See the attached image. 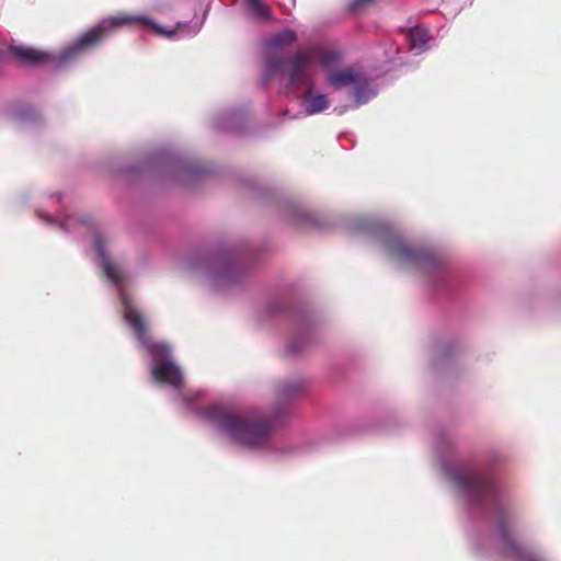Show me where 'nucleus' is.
Here are the masks:
<instances>
[{
    "label": "nucleus",
    "instance_id": "nucleus-14",
    "mask_svg": "<svg viewBox=\"0 0 561 561\" xmlns=\"http://www.w3.org/2000/svg\"><path fill=\"white\" fill-rule=\"evenodd\" d=\"M297 41V34L293 30H284L270 39V46L273 48H279L286 45H290Z\"/></svg>",
    "mask_w": 561,
    "mask_h": 561
},
{
    "label": "nucleus",
    "instance_id": "nucleus-10",
    "mask_svg": "<svg viewBox=\"0 0 561 561\" xmlns=\"http://www.w3.org/2000/svg\"><path fill=\"white\" fill-rule=\"evenodd\" d=\"M302 87H306V91L304 93L302 99L310 103L309 108L307 110L308 114L320 113L329 107V100L324 94L313 95L314 90V81L312 80V85L309 83H302Z\"/></svg>",
    "mask_w": 561,
    "mask_h": 561
},
{
    "label": "nucleus",
    "instance_id": "nucleus-8",
    "mask_svg": "<svg viewBox=\"0 0 561 561\" xmlns=\"http://www.w3.org/2000/svg\"><path fill=\"white\" fill-rule=\"evenodd\" d=\"M123 306L125 320L131 327L136 336L144 341L147 336V328L142 316L126 297L123 298Z\"/></svg>",
    "mask_w": 561,
    "mask_h": 561
},
{
    "label": "nucleus",
    "instance_id": "nucleus-19",
    "mask_svg": "<svg viewBox=\"0 0 561 561\" xmlns=\"http://www.w3.org/2000/svg\"><path fill=\"white\" fill-rule=\"evenodd\" d=\"M289 350H290L291 352H299V351H301V348L296 347V345H295V343H294V342H293V343H290V345H289Z\"/></svg>",
    "mask_w": 561,
    "mask_h": 561
},
{
    "label": "nucleus",
    "instance_id": "nucleus-11",
    "mask_svg": "<svg viewBox=\"0 0 561 561\" xmlns=\"http://www.w3.org/2000/svg\"><path fill=\"white\" fill-rule=\"evenodd\" d=\"M407 38L411 49L423 50L430 41L428 31L421 26L412 27L408 31Z\"/></svg>",
    "mask_w": 561,
    "mask_h": 561
},
{
    "label": "nucleus",
    "instance_id": "nucleus-16",
    "mask_svg": "<svg viewBox=\"0 0 561 561\" xmlns=\"http://www.w3.org/2000/svg\"><path fill=\"white\" fill-rule=\"evenodd\" d=\"M301 390V387L299 383H290V382H286L284 383L280 389H279V392L283 394V396H286V397H291L296 393H298L299 391Z\"/></svg>",
    "mask_w": 561,
    "mask_h": 561
},
{
    "label": "nucleus",
    "instance_id": "nucleus-4",
    "mask_svg": "<svg viewBox=\"0 0 561 561\" xmlns=\"http://www.w3.org/2000/svg\"><path fill=\"white\" fill-rule=\"evenodd\" d=\"M374 229L382 234L387 253L398 263L411 265L425 272L432 271L437 265V260L433 253L410 247L389 226H378Z\"/></svg>",
    "mask_w": 561,
    "mask_h": 561
},
{
    "label": "nucleus",
    "instance_id": "nucleus-15",
    "mask_svg": "<svg viewBox=\"0 0 561 561\" xmlns=\"http://www.w3.org/2000/svg\"><path fill=\"white\" fill-rule=\"evenodd\" d=\"M104 271L106 276L111 278L115 284H118L123 278V273L119 266L108 259L104 260Z\"/></svg>",
    "mask_w": 561,
    "mask_h": 561
},
{
    "label": "nucleus",
    "instance_id": "nucleus-9",
    "mask_svg": "<svg viewBox=\"0 0 561 561\" xmlns=\"http://www.w3.org/2000/svg\"><path fill=\"white\" fill-rule=\"evenodd\" d=\"M9 50L15 58L27 65H37L48 59V55L46 53L31 47L10 46Z\"/></svg>",
    "mask_w": 561,
    "mask_h": 561
},
{
    "label": "nucleus",
    "instance_id": "nucleus-17",
    "mask_svg": "<svg viewBox=\"0 0 561 561\" xmlns=\"http://www.w3.org/2000/svg\"><path fill=\"white\" fill-rule=\"evenodd\" d=\"M375 0H350L348 9L352 12H356L362 8L366 7L369 3H373Z\"/></svg>",
    "mask_w": 561,
    "mask_h": 561
},
{
    "label": "nucleus",
    "instance_id": "nucleus-6",
    "mask_svg": "<svg viewBox=\"0 0 561 561\" xmlns=\"http://www.w3.org/2000/svg\"><path fill=\"white\" fill-rule=\"evenodd\" d=\"M327 81L335 89L342 87L353 85L355 89V96L360 102L364 91L368 88V80L362 73L354 71L352 68H345L339 71L330 72Z\"/></svg>",
    "mask_w": 561,
    "mask_h": 561
},
{
    "label": "nucleus",
    "instance_id": "nucleus-12",
    "mask_svg": "<svg viewBox=\"0 0 561 561\" xmlns=\"http://www.w3.org/2000/svg\"><path fill=\"white\" fill-rule=\"evenodd\" d=\"M244 2L254 19L264 22L273 20L272 10L262 0H244Z\"/></svg>",
    "mask_w": 561,
    "mask_h": 561
},
{
    "label": "nucleus",
    "instance_id": "nucleus-2",
    "mask_svg": "<svg viewBox=\"0 0 561 561\" xmlns=\"http://www.w3.org/2000/svg\"><path fill=\"white\" fill-rule=\"evenodd\" d=\"M203 416L233 443L248 447L265 444L272 421L255 413H234L217 405L204 409Z\"/></svg>",
    "mask_w": 561,
    "mask_h": 561
},
{
    "label": "nucleus",
    "instance_id": "nucleus-18",
    "mask_svg": "<svg viewBox=\"0 0 561 561\" xmlns=\"http://www.w3.org/2000/svg\"><path fill=\"white\" fill-rule=\"evenodd\" d=\"M151 353L153 355V357H157L159 355H164L167 353V347L164 345H153L151 347Z\"/></svg>",
    "mask_w": 561,
    "mask_h": 561
},
{
    "label": "nucleus",
    "instance_id": "nucleus-5",
    "mask_svg": "<svg viewBox=\"0 0 561 561\" xmlns=\"http://www.w3.org/2000/svg\"><path fill=\"white\" fill-rule=\"evenodd\" d=\"M339 59V55L332 50H323L319 47H307L299 49L289 61L287 76V89L297 94L302 88V83L312 85V77L308 73L307 67L312 62H318L324 68L331 67Z\"/></svg>",
    "mask_w": 561,
    "mask_h": 561
},
{
    "label": "nucleus",
    "instance_id": "nucleus-7",
    "mask_svg": "<svg viewBox=\"0 0 561 561\" xmlns=\"http://www.w3.org/2000/svg\"><path fill=\"white\" fill-rule=\"evenodd\" d=\"M152 376L159 382H167L179 387L182 382V374L174 364L163 360L157 363L152 368Z\"/></svg>",
    "mask_w": 561,
    "mask_h": 561
},
{
    "label": "nucleus",
    "instance_id": "nucleus-13",
    "mask_svg": "<svg viewBox=\"0 0 561 561\" xmlns=\"http://www.w3.org/2000/svg\"><path fill=\"white\" fill-rule=\"evenodd\" d=\"M285 58L278 53H270L265 60V70L268 77L279 73L285 66Z\"/></svg>",
    "mask_w": 561,
    "mask_h": 561
},
{
    "label": "nucleus",
    "instance_id": "nucleus-1",
    "mask_svg": "<svg viewBox=\"0 0 561 561\" xmlns=\"http://www.w3.org/2000/svg\"><path fill=\"white\" fill-rule=\"evenodd\" d=\"M449 476L472 503L494 514L505 557L513 561H541L534 552L517 542L513 531L514 516L511 505L503 499L497 485L486 473L477 469L461 468L451 470Z\"/></svg>",
    "mask_w": 561,
    "mask_h": 561
},
{
    "label": "nucleus",
    "instance_id": "nucleus-3",
    "mask_svg": "<svg viewBox=\"0 0 561 561\" xmlns=\"http://www.w3.org/2000/svg\"><path fill=\"white\" fill-rule=\"evenodd\" d=\"M134 23H142L145 25L151 26L159 34H164L167 37H172L175 34L174 30L165 31L162 27L152 24L147 18L117 14L103 19L95 26L80 35L69 48V53L77 54L80 51L89 50L101 44L107 37L112 36L122 26L130 25Z\"/></svg>",
    "mask_w": 561,
    "mask_h": 561
}]
</instances>
